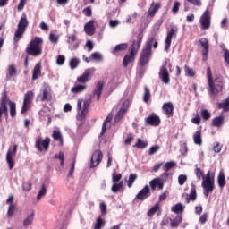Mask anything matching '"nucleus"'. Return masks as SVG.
<instances>
[{
    "mask_svg": "<svg viewBox=\"0 0 229 229\" xmlns=\"http://www.w3.org/2000/svg\"><path fill=\"white\" fill-rule=\"evenodd\" d=\"M8 106L10 107L11 117H15V115H17V104L12 102L11 99L8 98L6 92H4L0 99V123L3 121V114L5 117H8Z\"/></svg>",
    "mask_w": 229,
    "mask_h": 229,
    "instance_id": "obj_1",
    "label": "nucleus"
},
{
    "mask_svg": "<svg viewBox=\"0 0 229 229\" xmlns=\"http://www.w3.org/2000/svg\"><path fill=\"white\" fill-rule=\"evenodd\" d=\"M142 38H144V36L142 35V33H140L137 35L136 40L132 42V45L130 47L129 55H126L123 57V67H128L129 64H131V62L135 60V55H137V52L140 47V44H142Z\"/></svg>",
    "mask_w": 229,
    "mask_h": 229,
    "instance_id": "obj_2",
    "label": "nucleus"
},
{
    "mask_svg": "<svg viewBox=\"0 0 229 229\" xmlns=\"http://www.w3.org/2000/svg\"><path fill=\"white\" fill-rule=\"evenodd\" d=\"M44 40L42 38L36 37L34 39L30 40L29 46L26 48L27 55L30 56H40L42 55V43Z\"/></svg>",
    "mask_w": 229,
    "mask_h": 229,
    "instance_id": "obj_3",
    "label": "nucleus"
},
{
    "mask_svg": "<svg viewBox=\"0 0 229 229\" xmlns=\"http://www.w3.org/2000/svg\"><path fill=\"white\" fill-rule=\"evenodd\" d=\"M154 41L155 39L153 38H149L147 41V44L141 52L140 57V64L141 67H144V65H147V64L149 63V59L151 58V47L153 46Z\"/></svg>",
    "mask_w": 229,
    "mask_h": 229,
    "instance_id": "obj_4",
    "label": "nucleus"
},
{
    "mask_svg": "<svg viewBox=\"0 0 229 229\" xmlns=\"http://www.w3.org/2000/svg\"><path fill=\"white\" fill-rule=\"evenodd\" d=\"M207 77L211 94H219L223 89V82L219 81L218 83H214L212 69H210V67L207 68Z\"/></svg>",
    "mask_w": 229,
    "mask_h": 229,
    "instance_id": "obj_5",
    "label": "nucleus"
},
{
    "mask_svg": "<svg viewBox=\"0 0 229 229\" xmlns=\"http://www.w3.org/2000/svg\"><path fill=\"white\" fill-rule=\"evenodd\" d=\"M90 103H92V100L90 98L81 99L79 98L77 101V112L79 117L83 119L89 113V106H90Z\"/></svg>",
    "mask_w": 229,
    "mask_h": 229,
    "instance_id": "obj_6",
    "label": "nucleus"
},
{
    "mask_svg": "<svg viewBox=\"0 0 229 229\" xmlns=\"http://www.w3.org/2000/svg\"><path fill=\"white\" fill-rule=\"evenodd\" d=\"M26 28H28V18H26V13H23L14 34V42L21 40V37L24 35V31H26Z\"/></svg>",
    "mask_w": 229,
    "mask_h": 229,
    "instance_id": "obj_7",
    "label": "nucleus"
},
{
    "mask_svg": "<svg viewBox=\"0 0 229 229\" xmlns=\"http://www.w3.org/2000/svg\"><path fill=\"white\" fill-rule=\"evenodd\" d=\"M169 67H171V64H167V61H165L163 65H161L159 68V80H161V81L165 83V85H169V83H171V78L168 70Z\"/></svg>",
    "mask_w": 229,
    "mask_h": 229,
    "instance_id": "obj_8",
    "label": "nucleus"
},
{
    "mask_svg": "<svg viewBox=\"0 0 229 229\" xmlns=\"http://www.w3.org/2000/svg\"><path fill=\"white\" fill-rule=\"evenodd\" d=\"M178 35V27L174 26L172 27L169 30L166 32V37L165 39V51L166 53H169V49L171 47V43L173 42V38H176Z\"/></svg>",
    "mask_w": 229,
    "mask_h": 229,
    "instance_id": "obj_9",
    "label": "nucleus"
},
{
    "mask_svg": "<svg viewBox=\"0 0 229 229\" xmlns=\"http://www.w3.org/2000/svg\"><path fill=\"white\" fill-rule=\"evenodd\" d=\"M51 144V138L47 137L42 139V137H38L36 140L35 146L38 151H49V145Z\"/></svg>",
    "mask_w": 229,
    "mask_h": 229,
    "instance_id": "obj_10",
    "label": "nucleus"
},
{
    "mask_svg": "<svg viewBox=\"0 0 229 229\" xmlns=\"http://www.w3.org/2000/svg\"><path fill=\"white\" fill-rule=\"evenodd\" d=\"M131 103V99L130 98H127L123 102L121 108L119 109L116 115L114 116V123H119V121H121V119L124 117V114L128 112V108H130Z\"/></svg>",
    "mask_w": 229,
    "mask_h": 229,
    "instance_id": "obj_11",
    "label": "nucleus"
},
{
    "mask_svg": "<svg viewBox=\"0 0 229 229\" xmlns=\"http://www.w3.org/2000/svg\"><path fill=\"white\" fill-rule=\"evenodd\" d=\"M17 149H18V146L14 145L13 147V150L9 149L6 154V162L11 171L13 169V165H15V161H13V157L17 155Z\"/></svg>",
    "mask_w": 229,
    "mask_h": 229,
    "instance_id": "obj_12",
    "label": "nucleus"
},
{
    "mask_svg": "<svg viewBox=\"0 0 229 229\" xmlns=\"http://www.w3.org/2000/svg\"><path fill=\"white\" fill-rule=\"evenodd\" d=\"M96 72V68H88L84 71V72L77 78V81L79 83H89V81L90 80V76Z\"/></svg>",
    "mask_w": 229,
    "mask_h": 229,
    "instance_id": "obj_13",
    "label": "nucleus"
},
{
    "mask_svg": "<svg viewBox=\"0 0 229 229\" xmlns=\"http://www.w3.org/2000/svg\"><path fill=\"white\" fill-rule=\"evenodd\" d=\"M41 101H51V87L47 82H44L41 88Z\"/></svg>",
    "mask_w": 229,
    "mask_h": 229,
    "instance_id": "obj_14",
    "label": "nucleus"
},
{
    "mask_svg": "<svg viewBox=\"0 0 229 229\" xmlns=\"http://www.w3.org/2000/svg\"><path fill=\"white\" fill-rule=\"evenodd\" d=\"M199 22L202 30H208L210 28V11L208 9L201 15Z\"/></svg>",
    "mask_w": 229,
    "mask_h": 229,
    "instance_id": "obj_15",
    "label": "nucleus"
},
{
    "mask_svg": "<svg viewBox=\"0 0 229 229\" xmlns=\"http://www.w3.org/2000/svg\"><path fill=\"white\" fill-rule=\"evenodd\" d=\"M32 101H33V93L32 91H29L24 96L21 114H25V112H28V110H30V105H31Z\"/></svg>",
    "mask_w": 229,
    "mask_h": 229,
    "instance_id": "obj_16",
    "label": "nucleus"
},
{
    "mask_svg": "<svg viewBox=\"0 0 229 229\" xmlns=\"http://www.w3.org/2000/svg\"><path fill=\"white\" fill-rule=\"evenodd\" d=\"M103 160V152L101 150H96L91 156L90 167H98Z\"/></svg>",
    "mask_w": 229,
    "mask_h": 229,
    "instance_id": "obj_17",
    "label": "nucleus"
},
{
    "mask_svg": "<svg viewBox=\"0 0 229 229\" xmlns=\"http://www.w3.org/2000/svg\"><path fill=\"white\" fill-rule=\"evenodd\" d=\"M203 194L208 198V194L214 192V181H202Z\"/></svg>",
    "mask_w": 229,
    "mask_h": 229,
    "instance_id": "obj_18",
    "label": "nucleus"
},
{
    "mask_svg": "<svg viewBox=\"0 0 229 229\" xmlns=\"http://www.w3.org/2000/svg\"><path fill=\"white\" fill-rule=\"evenodd\" d=\"M150 196L151 191L149 190V186L146 185L141 191H139L135 198L140 201H144V199H147V198H149Z\"/></svg>",
    "mask_w": 229,
    "mask_h": 229,
    "instance_id": "obj_19",
    "label": "nucleus"
},
{
    "mask_svg": "<svg viewBox=\"0 0 229 229\" xmlns=\"http://www.w3.org/2000/svg\"><path fill=\"white\" fill-rule=\"evenodd\" d=\"M67 44H69V47L72 50L80 47V42L76 41V34H70L67 36Z\"/></svg>",
    "mask_w": 229,
    "mask_h": 229,
    "instance_id": "obj_20",
    "label": "nucleus"
},
{
    "mask_svg": "<svg viewBox=\"0 0 229 229\" xmlns=\"http://www.w3.org/2000/svg\"><path fill=\"white\" fill-rule=\"evenodd\" d=\"M199 44L202 46L203 60L206 61L208 58V40L205 38L199 39Z\"/></svg>",
    "mask_w": 229,
    "mask_h": 229,
    "instance_id": "obj_21",
    "label": "nucleus"
},
{
    "mask_svg": "<svg viewBox=\"0 0 229 229\" xmlns=\"http://www.w3.org/2000/svg\"><path fill=\"white\" fill-rule=\"evenodd\" d=\"M164 114L166 115V117H173V110H174V106H173V103L167 102L165 103L162 106Z\"/></svg>",
    "mask_w": 229,
    "mask_h": 229,
    "instance_id": "obj_22",
    "label": "nucleus"
},
{
    "mask_svg": "<svg viewBox=\"0 0 229 229\" xmlns=\"http://www.w3.org/2000/svg\"><path fill=\"white\" fill-rule=\"evenodd\" d=\"M149 185L152 189V191H155V189H157V187H158V189L160 191H162V189H164V180H162L161 178H155L152 181L149 182Z\"/></svg>",
    "mask_w": 229,
    "mask_h": 229,
    "instance_id": "obj_23",
    "label": "nucleus"
},
{
    "mask_svg": "<svg viewBox=\"0 0 229 229\" xmlns=\"http://www.w3.org/2000/svg\"><path fill=\"white\" fill-rule=\"evenodd\" d=\"M103 81H98L95 87V89L93 91V97L97 98V101H99L101 98V94L103 92Z\"/></svg>",
    "mask_w": 229,
    "mask_h": 229,
    "instance_id": "obj_24",
    "label": "nucleus"
},
{
    "mask_svg": "<svg viewBox=\"0 0 229 229\" xmlns=\"http://www.w3.org/2000/svg\"><path fill=\"white\" fill-rule=\"evenodd\" d=\"M84 31L87 35L92 36L96 31V28L94 27V20L89 21L84 26Z\"/></svg>",
    "mask_w": 229,
    "mask_h": 229,
    "instance_id": "obj_25",
    "label": "nucleus"
},
{
    "mask_svg": "<svg viewBox=\"0 0 229 229\" xmlns=\"http://www.w3.org/2000/svg\"><path fill=\"white\" fill-rule=\"evenodd\" d=\"M6 203L9 205L7 214L8 216H13V212H15V204H13V195L9 196L6 199Z\"/></svg>",
    "mask_w": 229,
    "mask_h": 229,
    "instance_id": "obj_26",
    "label": "nucleus"
},
{
    "mask_svg": "<svg viewBox=\"0 0 229 229\" xmlns=\"http://www.w3.org/2000/svg\"><path fill=\"white\" fill-rule=\"evenodd\" d=\"M146 124H149L150 126H158V124H160V117L156 115L148 116L146 119Z\"/></svg>",
    "mask_w": 229,
    "mask_h": 229,
    "instance_id": "obj_27",
    "label": "nucleus"
},
{
    "mask_svg": "<svg viewBox=\"0 0 229 229\" xmlns=\"http://www.w3.org/2000/svg\"><path fill=\"white\" fill-rule=\"evenodd\" d=\"M41 67L42 64L40 63H38L34 69H33V72H32V80L35 81V80H38L39 78V76H41L42 72H41Z\"/></svg>",
    "mask_w": 229,
    "mask_h": 229,
    "instance_id": "obj_28",
    "label": "nucleus"
},
{
    "mask_svg": "<svg viewBox=\"0 0 229 229\" xmlns=\"http://www.w3.org/2000/svg\"><path fill=\"white\" fill-rule=\"evenodd\" d=\"M47 185L48 183L43 182L41 188L37 195V201H40L47 193Z\"/></svg>",
    "mask_w": 229,
    "mask_h": 229,
    "instance_id": "obj_29",
    "label": "nucleus"
},
{
    "mask_svg": "<svg viewBox=\"0 0 229 229\" xmlns=\"http://www.w3.org/2000/svg\"><path fill=\"white\" fill-rule=\"evenodd\" d=\"M86 89H87L86 84L75 85L74 87H72L71 89V93L72 94H81V92H85Z\"/></svg>",
    "mask_w": 229,
    "mask_h": 229,
    "instance_id": "obj_30",
    "label": "nucleus"
},
{
    "mask_svg": "<svg viewBox=\"0 0 229 229\" xmlns=\"http://www.w3.org/2000/svg\"><path fill=\"white\" fill-rule=\"evenodd\" d=\"M198 198V193H196V187L192 185L191 193L186 196V203H191V201H196Z\"/></svg>",
    "mask_w": 229,
    "mask_h": 229,
    "instance_id": "obj_31",
    "label": "nucleus"
},
{
    "mask_svg": "<svg viewBox=\"0 0 229 229\" xmlns=\"http://www.w3.org/2000/svg\"><path fill=\"white\" fill-rule=\"evenodd\" d=\"M52 137L55 140L59 142L60 146L64 145V137L62 136V132H60V131L58 130L54 131Z\"/></svg>",
    "mask_w": 229,
    "mask_h": 229,
    "instance_id": "obj_32",
    "label": "nucleus"
},
{
    "mask_svg": "<svg viewBox=\"0 0 229 229\" xmlns=\"http://www.w3.org/2000/svg\"><path fill=\"white\" fill-rule=\"evenodd\" d=\"M126 49H128V43H121L116 45L111 53L115 55V53H119V51H126Z\"/></svg>",
    "mask_w": 229,
    "mask_h": 229,
    "instance_id": "obj_33",
    "label": "nucleus"
},
{
    "mask_svg": "<svg viewBox=\"0 0 229 229\" xmlns=\"http://www.w3.org/2000/svg\"><path fill=\"white\" fill-rule=\"evenodd\" d=\"M17 76V68H15V65L11 64L8 67V74L6 75L7 80H10L11 78H15Z\"/></svg>",
    "mask_w": 229,
    "mask_h": 229,
    "instance_id": "obj_34",
    "label": "nucleus"
},
{
    "mask_svg": "<svg viewBox=\"0 0 229 229\" xmlns=\"http://www.w3.org/2000/svg\"><path fill=\"white\" fill-rule=\"evenodd\" d=\"M194 144L197 146H201L203 144V140L201 139V131H197L193 135Z\"/></svg>",
    "mask_w": 229,
    "mask_h": 229,
    "instance_id": "obj_35",
    "label": "nucleus"
},
{
    "mask_svg": "<svg viewBox=\"0 0 229 229\" xmlns=\"http://www.w3.org/2000/svg\"><path fill=\"white\" fill-rule=\"evenodd\" d=\"M171 210L174 214H182V212H183V210H185V206H183V204H182V203H178V204L173 206Z\"/></svg>",
    "mask_w": 229,
    "mask_h": 229,
    "instance_id": "obj_36",
    "label": "nucleus"
},
{
    "mask_svg": "<svg viewBox=\"0 0 229 229\" xmlns=\"http://www.w3.org/2000/svg\"><path fill=\"white\" fill-rule=\"evenodd\" d=\"M160 8V4H156L155 5H151V7L148 9V17H155V13L158 12V9Z\"/></svg>",
    "mask_w": 229,
    "mask_h": 229,
    "instance_id": "obj_37",
    "label": "nucleus"
},
{
    "mask_svg": "<svg viewBox=\"0 0 229 229\" xmlns=\"http://www.w3.org/2000/svg\"><path fill=\"white\" fill-rule=\"evenodd\" d=\"M114 117V114H112V113H110L107 117L105 119L103 125H102V131L100 135H103L106 133V123H110L112 121V118Z\"/></svg>",
    "mask_w": 229,
    "mask_h": 229,
    "instance_id": "obj_38",
    "label": "nucleus"
},
{
    "mask_svg": "<svg viewBox=\"0 0 229 229\" xmlns=\"http://www.w3.org/2000/svg\"><path fill=\"white\" fill-rule=\"evenodd\" d=\"M217 182H218V185L219 187H221V189H223V187H225V185H226V178L225 177V174L223 172H220L217 177Z\"/></svg>",
    "mask_w": 229,
    "mask_h": 229,
    "instance_id": "obj_39",
    "label": "nucleus"
},
{
    "mask_svg": "<svg viewBox=\"0 0 229 229\" xmlns=\"http://www.w3.org/2000/svg\"><path fill=\"white\" fill-rule=\"evenodd\" d=\"M223 123H225V117L223 116H217L214 118L212 121L213 126H216V128H221Z\"/></svg>",
    "mask_w": 229,
    "mask_h": 229,
    "instance_id": "obj_40",
    "label": "nucleus"
},
{
    "mask_svg": "<svg viewBox=\"0 0 229 229\" xmlns=\"http://www.w3.org/2000/svg\"><path fill=\"white\" fill-rule=\"evenodd\" d=\"M160 209V204L157 203L154 207H152L147 213L148 217H153L155 214Z\"/></svg>",
    "mask_w": 229,
    "mask_h": 229,
    "instance_id": "obj_41",
    "label": "nucleus"
},
{
    "mask_svg": "<svg viewBox=\"0 0 229 229\" xmlns=\"http://www.w3.org/2000/svg\"><path fill=\"white\" fill-rule=\"evenodd\" d=\"M35 219V213H30L29 216H27L26 219L23 221V226H30L33 223V220Z\"/></svg>",
    "mask_w": 229,
    "mask_h": 229,
    "instance_id": "obj_42",
    "label": "nucleus"
},
{
    "mask_svg": "<svg viewBox=\"0 0 229 229\" xmlns=\"http://www.w3.org/2000/svg\"><path fill=\"white\" fill-rule=\"evenodd\" d=\"M133 148H138V149H145V148H148V141H142V140L139 138Z\"/></svg>",
    "mask_w": 229,
    "mask_h": 229,
    "instance_id": "obj_43",
    "label": "nucleus"
},
{
    "mask_svg": "<svg viewBox=\"0 0 229 229\" xmlns=\"http://www.w3.org/2000/svg\"><path fill=\"white\" fill-rule=\"evenodd\" d=\"M149 99H151V91H149V89L145 86L144 95H143V101H144V103H148Z\"/></svg>",
    "mask_w": 229,
    "mask_h": 229,
    "instance_id": "obj_44",
    "label": "nucleus"
},
{
    "mask_svg": "<svg viewBox=\"0 0 229 229\" xmlns=\"http://www.w3.org/2000/svg\"><path fill=\"white\" fill-rule=\"evenodd\" d=\"M70 65V69L73 70L76 69V67H78V65H80V59L73 57L70 60L69 63Z\"/></svg>",
    "mask_w": 229,
    "mask_h": 229,
    "instance_id": "obj_45",
    "label": "nucleus"
},
{
    "mask_svg": "<svg viewBox=\"0 0 229 229\" xmlns=\"http://www.w3.org/2000/svg\"><path fill=\"white\" fill-rule=\"evenodd\" d=\"M176 164L174 161L166 162L163 166V171H165L167 173L168 171H171L173 167H174Z\"/></svg>",
    "mask_w": 229,
    "mask_h": 229,
    "instance_id": "obj_46",
    "label": "nucleus"
},
{
    "mask_svg": "<svg viewBox=\"0 0 229 229\" xmlns=\"http://www.w3.org/2000/svg\"><path fill=\"white\" fill-rule=\"evenodd\" d=\"M220 108H223L224 112H229V96L220 104Z\"/></svg>",
    "mask_w": 229,
    "mask_h": 229,
    "instance_id": "obj_47",
    "label": "nucleus"
},
{
    "mask_svg": "<svg viewBox=\"0 0 229 229\" xmlns=\"http://www.w3.org/2000/svg\"><path fill=\"white\" fill-rule=\"evenodd\" d=\"M182 218L181 216H177L174 220L171 221V226L172 228H176V226H179L180 224L182 223Z\"/></svg>",
    "mask_w": 229,
    "mask_h": 229,
    "instance_id": "obj_48",
    "label": "nucleus"
},
{
    "mask_svg": "<svg viewBox=\"0 0 229 229\" xmlns=\"http://www.w3.org/2000/svg\"><path fill=\"white\" fill-rule=\"evenodd\" d=\"M121 189H123V181H121L119 183L114 182L111 191L112 192H119Z\"/></svg>",
    "mask_w": 229,
    "mask_h": 229,
    "instance_id": "obj_49",
    "label": "nucleus"
},
{
    "mask_svg": "<svg viewBox=\"0 0 229 229\" xmlns=\"http://www.w3.org/2000/svg\"><path fill=\"white\" fill-rule=\"evenodd\" d=\"M105 226V220L98 217L95 223L94 229H102Z\"/></svg>",
    "mask_w": 229,
    "mask_h": 229,
    "instance_id": "obj_50",
    "label": "nucleus"
},
{
    "mask_svg": "<svg viewBox=\"0 0 229 229\" xmlns=\"http://www.w3.org/2000/svg\"><path fill=\"white\" fill-rule=\"evenodd\" d=\"M184 72H185V76H190V78H193V76L196 75V72L189 68V66L187 65L184 66Z\"/></svg>",
    "mask_w": 229,
    "mask_h": 229,
    "instance_id": "obj_51",
    "label": "nucleus"
},
{
    "mask_svg": "<svg viewBox=\"0 0 229 229\" xmlns=\"http://www.w3.org/2000/svg\"><path fill=\"white\" fill-rule=\"evenodd\" d=\"M91 60H98V62L103 61V55L99 52H94L91 54Z\"/></svg>",
    "mask_w": 229,
    "mask_h": 229,
    "instance_id": "obj_52",
    "label": "nucleus"
},
{
    "mask_svg": "<svg viewBox=\"0 0 229 229\" xmlns=\"http://www.w3.org/2000/svg\"><path fill=\"white\" fill-rule=\"evenodd\" d=\"M59 37L58 35H55V33H50L49 34V41L52 43V44H58V40H59Z\"/></svg>",
    "mask_w": 229,
    "mask_h": 229,
    "instance_id": "obj_53",
    "label": "nucleus"
},
{
    "mask_svg": "<svg viewBox=\"0 0 229 229\" xmlns=\"http://www.w3.org/2000/svg\"><path fill=\"white\" fill-rule=\"evenodd\" d=\"M123 178V175L121 174H117L115 172L113 173L112 174V182L113 183H117Z\"/></svg>",
    "mask_w": 229,
    "mask_h": 229,
    "instance_id": "obj_54",
    "label": "nucleus"
},
{
    "mask_svg": "<svg viewBox=\"0 0 229 229\" xmlns=\"http://www.w3.org/2000/svg\"><path fill=\"white\" fill-rule=\"evenodd\" d=\"M135 180H137V174H132L129 176V180H128V187L131 188L133 183L135 182Z\"/></svg>",
    "mask_w": 229,
    "mask_h": 229,
    "instance_id": "obj_55",
    "label": "nucleus"
},
{
    "mask_svg": "<svg viewBox=\"0 0 229 229\" xmlns=\"http://www.w3.org/2000/svg\"><path fill=\"white\" fill-rule=\"evenodd\" d=\"M55 158H57L58 160H60V165L61 167H64V152H59L58 154L55 155Z\"/></svg>",
    "mask_w": 229,
    "mask_h": 229,
    "instance_id": "obj_56",
    "label": "nucleus"
},
{
    "mask_svg": "<svg viewBox=\"0 0 229 229\" xmlns=\"http://www.w3.org/2000/svg\"><path fill=\"white\" fill-rule=\"evenodd\" d=\"M160 150V146L158 145H155L153 147H151L148 150V155L151 156V155H155V153H157V151Z\"/></svg>",
    "mask_w": 229,
    "mask_h": 229,
    "instance_id": "obj_57",
    "label": "nucleus"
},
{
    "mask_svg": "<svg viewBox=\"0 0 229 229\" xmlns=\"http://www.w3.org/2000/svg\"><path fill=\"white\" fill-rule=\"evenodd\" d=\"M185 182H187V175L181 174V175L178 176L179 185H185Z\"/></svg>",
    "mask_w": 229,
    "mask_h": 229,
    "instance_id": "obj_58",
    "label": "nucleus"
},
{
    "mask_svg": "<svg viewBox=\"0 0 229 229\" xmlns=\"http://www.w3.org/2000/svg\"><path fill=\"white\" fill-rule=\"evenodd\" d=\"M121 24L119 20H110L109 26L110 28H117Z\"/></svg>",
    "mask_w": 229,
    "mask_h": 229,
    "instance_id": "obj_59",
    "label": "nucleus"
},
{
    "mask_svg": "<svg viewBox=\"0 0 229 229\" xmlns=\"http://www.w3.org/2000/svg\"><path fill=\"white\" fill-rule=\"evenodd\" d=\"M180 10V2L176 1L174 3V5L172 7L173 13H178Z\"/></svg>",
    "mask_w": 229,
    "mask_h": 229,
    "instance_id": "obj_60",
    "label": "nucleus"
},
{
    "mask_svg": "<svg viewBox=\"0 0 229 229\" xmlns=\"http://www.w3.org/2000/svg\"><path fill=\"white\" fill-rule=\"evenodd\" d=\"M195 174L198 180H201V178L203 180V171H201L199 168L197 167L195 169Z\"/></svg>",
    "mask_w": 229,
    "mask_h": 229,
    "instance_id": "obj_61",
    "label": "nucleus"
},
{
    "mask_svg": "<svg viewBox=\"0 0 229 229\" xmlns=\"http://www.w3.org/2000/svg\"><path fill=\"white\" fill-rule=\"evenodd\" d=\"M57 65H64L65 64V56L64 55H58L56 59Z\"/></svg>",
    "mask_w": 229,
    "mask_h": 229,
    "instance_id": "obj_62",
    "label": "nucleus"
},
{
    "mask_svg": "<svg viewBox=\"0 0 229 229\" xmlns=\"http://www.w3.org/2000/svg\"><path fill=\"white\" fill-rule=\"evenodd\" d=\"M201 117L204 118L205 121H208V119L210 117V113L206 109L202 110Z\"/></svg>",
    "mask_w": 229,
    "mask_h": 229,
    "instance_id": "obj_63",
    "label": "nucleus"
},
{
    "mask_svg": "<svg viewBox=\"0 0 229 229\" xmlns=\"http://www.w3.org/2000/svg\"><path fill=\"white\" fill-rule=\"evenodd\" d=\"M224 60L226 63L225 65H229V50L228 49L225 50Z\"/></svg>",
    "mask_w": 229,
    "mask_h": 229,
    "instance_id": "obj_64",
    "label": "nucleus"
}]
</instances>
